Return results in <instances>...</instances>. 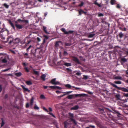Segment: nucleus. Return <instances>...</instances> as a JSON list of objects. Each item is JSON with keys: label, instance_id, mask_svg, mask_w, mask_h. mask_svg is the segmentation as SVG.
Listing matches in <instances>:
<instances>
[{"label": "nucleus", "instance_id": "obj_59", "mask_svg": "<svg viewBox=\"0 0 128 128\" xmlns=\"http://www.w3.org/2000/svg\"><path fill=\"white\" fill-rule=\"evenodd\" d=\"M43 110H44L45 111H46V112H48V111L44 107L43 108Z\"/></svg>", "mask_w": 128, "mask_h": 128}, {"label": "nucleus", "instance_id": "obj_10", "mask_svg": "<svg viewBox=\"0 0 128 128\" xmlns=\"http://www.w3.org/2000/svg\"><path fill=\"white\" fill-rule=\"evenodd\" d=\"M8 21L9 23L10 24L11 27L14 30H15V27L14 24L13 23L12 21L10 20H9Z\"/></svg>", "mask_w": 128, "mask_h": 128}, {"label": "nucleus", "instance_id": "obj_44", "mask_svg": "<svg viewBox=\"0 0 128 128\" xmlns=\"http://www.w3.org/2000/svg\"><path fill=\"white\" fill-rule=\"evenodd\" d=\"M32 47V45H30L28 48L26 50V51L27 52H28L29 51V50Z\"/></svg>", "mask_w": 128, "mask_h": 128}, {"label": "nucleus", "instance_id": "obj_36", "mask_svg": "<svg viewBox=\"0 0 128 128\" xmlns=\"http://www.w3.org/2000/svg\"><path fill=\"white\" fill-rule=\"evenodd\" d=\"M34 109L36 110H38L39 109V108L38 106H37L36 104H35L34 107Z\"/></svg>", "mask_w": 128, "mask_h": 128}, {"label": "nucleus", "instance_id": "obj_18", "mask_svg": "<svg viewBox=\"0 0 128 128\" xmlns=\"http://www.w3.org/2000/svg\"><path fill=\"white\" fill-rule=\"evenodd\" d=\"M21 86L23 88L24 90L26 91H27L28 92H30V90H29L28 88H26L23 85H22Z\"/></svg>", "mask_w": 128, "mask_h": 128}, {"label": "nucleus", "instance_id": "obj_21", "mask_svg": "<svg viewBox=\"0 0 128 128\" xmlns=\"http://www.w3.org/2000/svg\"><path fill=\"white\" fill-rule=\"evenodd\" d=\"M72 91H69L68 92H64V93H65L64 94L62 95V97L64 96L66 94H68L69 93H71Z\"/></svg>", "mask_w": 128, "mask_h": 128}, {"label": "nucleus", "instance_id": "obj_51", "mask_svg": "<svg viewBox=\"0 0 128 128\" xmlns=\"http://www.w3.org/2000/svg\"><path fill=\"white\" fill-rule=\"evenodd\" d=\"M116 7L118 8H121L120 5L118 4H117V6H116Z\"/></svg>", "mask_w": 128, "mask_h": 128}, {"label": "nucleus", "instance_id": "obj_16", "mask_svg": "<svg viewBox=\"0 0 128 128\" xmlns=\"http://www.w3.org/2000/svg\"><path fill=\"white\" fill-rule=\"evenodd\" d=\"M59 43H62L61 41H58L56 42L55 46L56 47H58L59 46Z\"/></svg>", "mask_w": 128, "mask_h": 128}, {"label": "nucleus", "instance_id": "obj_35", "mask_svg": "<svg viewBox=\"0 0 128 128\" xmlns=\"http://www.w3.org/2000/svg\"><path fill=\"white\" fill-rule=\"evenodd\" d=\"M33 73L36 75H38L39 74L38 72V71H36L34 70H33Z\"/></svg>", "mask_w": 128, "mask_h": 128}, {"label": "nucleus", "instance_id": "obj_43", "mask_svg": "<svg viewBox=\"0 0 128 128\" xmlns=\"http://www.w3.org/2000/svg\"><path fill=\"white\" fill-rule=\"evenodd\" d=\"M84 4V2H81L80 4H79L78 5V6H79V7H81L83 6Z\"/></svg>", "mask_w": 128, "mask_h": 128}, {"label": "nucleus", "instance_id": "obj_47", "mask_svg": "<svg viewBox=\"0 0 128 128\" xmlns=\"http://www.w3.org/2000/svg\"><path fill=\"white\" fill-rule=\"evenodd\" d=\"M95 35V34H90L89 35V36L90 38H92Z\"/></svg>", "mask_w": 128, "mask_h": 128}, {"label": "nucleus", "instance_id": "obj_11", "mask_svg": "<svg viewBox=\"0 0 128 128\" xmlns=\"http://www.w3.org/2000/svg\"><path fill=\"white\" fill-rule=\"evenodd\" d=\"M98 110L100 112V113L102 114H104V109L103 108H98Z\"/></svg>", "mask_w": 128, "mask_h": 128}, {"label": "nucleus", "instance_id": "obj_12", "mask_svg": "<svg viewBox=\"0 0 128 128\" xmlns=\"http://www.w3.org/2000/svg\"><path fill=\"white\" fill-rule=\"evenodd\" d=\"M43 30L44 32L46 34H49L50 33L49 32H48L46 30V27L45 26H43Z\"/></svg>", "mask_w": 128, "mask_h": 128}, {"label": "nucleus", "instance_id": "obj_48", "mask_svg": "<svg viewBox=\"0 0 128 128\" xmlns=\"http://www.w3.org/2000/svg\"><path fill=\"white\" fill-rule=\"evenodd\" d=\"M56 92L57 94H59L61 93H64V92L60 91L59 90H57L56 91Z\"/></svg>", "mask_w": 128, "mask_h": 128}, {"label": "nucleus", "instance_id": "obj_19", "mask_svg": "<svg viewBox=\"0 0 128 128\" xmlns=\"http://www.w3.org/2000/svg\"><path fill=\"white\" fill-rule=\"evenodd\" d=\"M74 97V94H72L68 95L67 98L69 99H71Z\"/></svg>", "mask_w": 128, "mask_h": 128}, {"label": "nucleus", "instance_id": "obj_38", "mask_svg": "<svg viewBox=\"0 0 128 128\" xmlns=\"http://www.w3.org/2000/svg\"><path fill=\"white\" fill-rule=\"evenodd\" d=\"M70 119L75 124H76V121L73 118H70Z\"/></svg>", "mask_w": 128, "mask_h": 128}, {"label": "nucleus", "instance_id": "obj_41", "mask_svg": "<svg viewBox=\"0 0 128 128\" xmlns=\"http://www.w3.org/2000/svg\"><path fill=\"white\" fill-rule=\"evenodd\" d=\"M64 44L65 46H70L71 45L70 43L67 42H66Z\"/></svg>", "mask_w": 128, "mask_h": 128}, {"label": "nucleus", "instance_id": "obj_20", "mask_svg": "<svg viewBox=\"0 0 128 128\" xmlns=\"http://www.w3.org/2000/svg\"><path fill=\"white\" fill-rule=\"evenodd\" d=\"M14 41V43L16 44H18L20 42V40L19 38H16L15 39Z\"/></svg>", "mask_w": 128, "mask_h": 128}, {"label": "nucleus", "instance_id": "obj_60", "mask_svg": "<svg viewBox=\"0 0 128 128\" xmlns=\"http://www.w3.org/2000/svg\"><path fill=\"white\" fill-rule=\"evenodd\" d=\"M17 21L18 22H22V20L20 19H19L17 20Z\"/></svg>", "mask_w": 128, "mask_h": 128}, {"label": "nucleus", "instance_id": "obj_53", "mask_svg": "<svg viewBox=\"0 0 128 128\" xmlns=\"http://www.w3.org/2000/svg\"><path fill=\"white\" fill-rule=\"evenodd\" d=\"M104 16V14L102 13H99L98 14V16L99 17H100L102 16Z\"/></svg>", "mask_w": 128, "mask_h": 128}, {"label": "nucleus", "instance_id": "obj_45", "mask_svg": "<svg viewBox=\"0 0 128 128\" xmlns=\"http://www.w3.org/2000/svg\"><path fill=\"white\" fill-rule=\"evenodd\" d=\"M40 98L42 99H43L45 98V97L44 95L42 94L40 96Z\"/></svg>", "mask_w": 128, "mask_h": 128}, {"label": "nucleus", "instance_id": "obj_23", "mask_svg": "<svg viewBox=\"0 0 128 128\" xmlns=\"http://www.w3.org/2000/svg\"><path fill=\"white\" fill-rule=\"evenodd\" d=\"M94 4H95V5L98 6L99 7H100L101 6L100 4H98V3L96 2V0L94 1Z\"/></svg>", "mask_w": 128, "mask_h": 128}, {"label": "nucleus", "instance_id": "obj_39", "mask_svg": "<svg viewBox=\"0 0 128 128\" xmlns=\"http://www.w3.org/2000/svg\"><path fill=\"white\" fill-rule=\"evenodd\" d=\"M22 22H24L26 24L28 23V20H23Z\"/></svg>", "mask_w": 128, "mask_h": 128}, {"label": "nucleus", "instance_id": "obj_55", "mask_svg": "<svg viewBox=\"0 0 128 128\" xmlns=\"http://www.w3.org/2000/svg\"><path fill=\"white\" fill-rule=\"evenodd\" d=\"M29 104L28 103H27L26 106V108H28L29 107Z\"/></svg>", "mask_w": 128, "mask_h": 128}, {"label": "nucleus", "instance_id": "obj_50", "mask_svg": "<svg viewBox=\"0 0 128 128\" xmlns=\"http://www.w3.org/2000/svg\"><path fill=\"white\" fill-rule=\"evenodd\" d=\"M48 114L52 116L54 118H55L56 117L53 114L52 112H49Z\"/></svg>", "mask_w": 128, "mask_h": 128}, {"label": "nucleus", "instance_id": "obj_8", "mask_svg": "<svg viewBox=\"0 0 128 128\" xmlns=\"http://www.w3.org/2000/svg\"><path fill=\"white\" fill-rule=\"evenodd\" d=\"M8 56H4V59L2 60V63H5L7 62V59L8 58Z\"/></svg>", "mask_w": 128, "mask_h": 128}, {"label": "nucleus", "instance_id": "obj_57", "mask_svg": "<svg viewBox=\"0 0 128 128\" xmlns=\"http://www.w3.org/2000/svg\"><path fill=\"white\" fill-rule=\"evenodd\" d=\"M89 126L90 127L92 128H95V126L93 125H89Z\"/></svg>", "mask_w": 128, "mask_h": 128}, {"label": "nucleus", "instance_id": "obj_17", "mask_svg": "<svg viewBox=\"0 0 128 128\" xmlns=\"http://www.w3.org/2000/svg\"><path fill=\"white\" fill-rule=\"evenodd\" d=\"M36 49H35V50H32L30 51V54H33L34 56H35V53L36 51Z\"/></svg>", "mask_w": 128, "mask_h": 128}, {"label": "nucleus", "instance_id": "obj_58", "mask_svg": "<svg viewBox=\"0 0 128 128\" xmlns=\"http://www.w3.org/2000/svg\"><path fill=\"white\" fill-rule=\"evenodd\" d=\"M76 74L78 76H80L81 75V73L80 72H78Z\"/></svg>", "mask_w": 128, "mask_h": 128}, {"label": "nucleus", "instance_id": "obj_46", "mask_svg": "<svg viewBox=\"0 0 128 128\" xmlns=\"http://www.w3.org/2000/svg\"><path fill=\"white\" fill-rule=\"evenodd\" d=\"M64 55V56H66L68 55V53L65 51H64L63 53Z\"/></svg>", "mask_w": 128, "mask_h": 128}, {"label": "nucleus", "instance_id": "obj_63", "mask_svg": "<svg viewBox=\"0 0 128 128\" xmlns=\"http://www.w3.org/2000/svg\"><path fill=\"white\" fill-rule=\"evenodd\" d=\"M126 28H122V30L126 31Z\"/></svg>", "mask_w": 128, "mask_h": 128}, {"label": "nucleus", "instance_id": "obj_61", "mask_svg": "<svg viewBox=\"0 0 128 128\" xmlns=\"http://www.w3.org/2000/svg\"><path fill=\"white\" fill-rule=\"evenodd\" d=\"M8 98V94H6L4 97V98L5 99H6L7 98Z\"/></svg>", "mask_w": 128, "mask_h": 128}, {"label": "nucleus", "instance_id": "obj_22", "mask_svg": "<svg viewBox=\"0 0 128 128\" xmlns=\"http://www.w3.org/2000/svg\"><path fill=\"white\" fill-rule=\"evenodd\" d=\"M15 75L18 77H19L21 76L22 74L20 72L16 73L15 74Z\"/></svg>", "mask_w": 128, "mask_h": 128}, {"label": "nucleus", "instance_id": "obj_9", "mask_svg": "<svg viewBox=\"0 0 128 128\" xmlns=\"http://www.w3.org/2000/svg\"><path fill=\"white\" fill-rule=\"evenodd\" d=\"M49 88H51L52 89H54L57 88L58 89L61 90L62 89V88L60 86H49Z\"/></svg>", "mask_w": 128, "mask_h": 128}, {"label": "nucleus", "instance_id": "obj_54", "mask_svg": "<svg viewBox=\"0 0 128 128\" xmlns=\"http://www.w3.org/2000/svg\"><path fill=\"white\" fill-rule=\"evenodd\" d=\"M34 98H32L30 101V103H33Z\"/></svg>", "mask_w": 128, "mask_h": 128}, {"label": "nucleus", "instance_id": "obj_24", "mask_svg": "<svg viewBox=\"0 0 128 128\" xmlns=\"http://www.w3.org/2000/svg\"><path fill=\"white\" fill-rule=\"evenodd\" d=\"M1 119L2 120V122L1 125V126L2 127L4 126V120L3 118H2Z\"/></svg>", "mask_w": 128, "mask_h": 128}, {"label": "nucleus", "instance_id": "obj_52", "mask_svg": "<svg viewBox=\"0 0 128 128\" xmlns=\"http://www.w3.org/2000/svg\"><path fill=\"white\" fill-rule=\"evenodd\" d=\"M24 69L25 70L26 72H29V70L26 67H25L24 68Z\"/></svg>", "mask_w": 128, "mask_h": 128}, {"label": "nucleus", "instance_id": "obj_62", "mask_svg": "<svg viewBox=\"0 0 128 128\" xmlns=\"http://www.w3.org/2000/svg\"><path fill=\"white\" fill-rule=\"evenodd\" d=\"M31 40H27L28 42L26 43L27 44H29L30 43V42H31Z\"/></svg>", "mask_w": 128, "mask_h": 128}, {"label": "nucleus", "instance_id": "obj_2", "mask_svg": "<svg viewBox=\"0 0 128 128\" xmlns=\"http://www.w3.org/2000/svg\"><path fill=\"white\" fill-rule=\"evenodd\" d=\"M61 30L64 32V34H73L74 31L73 30H69L68 31H66L65 28H62L60 29Z\"/></svg>", "mask_w": 128, "mask_h": 128}, {"label": "nucleus", "instance_id": "obj_26", "mask_svg": "<svg viewBox=\"0 0 128 128\" xmlns=\"http://www.w3.org/2000/svg\"><path fill=\"white\" fill-rule=\"evenodd\" d=\"M114 78L116 80H122V78L120 76H117L115 77Z\"/></svg>", "mask_w": 128, "mask_h": 128}, {"label": "nucleus", "instance_id": "obj_3", "mask_svg": "<svg viewBox=\"0 0 128 128\" xmlns=\"http://www.w3.org/2000/svg\"><path fill=\"white\" fill-rule=\"evenodd\" d=\"M13 38L11 36H9L7 38V40L5 41V42L6 43L8 42L10 44H11V43L13 42Z\"/></svg>", "mask_w": 128, "mask_h": 128}, {"label": "nucleus", "instance_id": "obj_14", "mask_svg": "<svg viewBox=\"0 0 128 128\" xmlns=\"http://www.w3.org/2000/svg\"><path fill=\"white\" fill-rule=\"evenodd\" d=\"M85 95V94H75L74 95V96H75L76 97H77L78 96L82 97L84 96Z\"/></svg>", "mask_w": 128, "mask_h": 128}, {"label": "nucleus", "instance_id": "obj_30", "mask_svg": "<svg viewBox=\"0 0 128 128\" xmlns=\"http://www.w3.org/2000/svg\"><path fill=\"white\" fill-rule=\"evenodd\" d=\"M65 86L66 87L68 88H71L72 86H71L68 84H67L65 85Z\"/></svg>", "mask_w": 128, "mask_h": 128}, {"label": "nucleus", "instance_id": "obj_34", "mask_svg": "<svg viewBox=\"0 0 128 128\" xmlns=\"http://www.w3.org/2000/svg\"><path fill=\"white\" fill-rule=\"evenodd\" d=\"M115 96L116 98L118 100H120V94H118L116 95Z\"/></svg>", "mask_w": 128, "mask_h": 128}, {"label": "nucleus", "instance_id": "obj_32", "mask_svg": "<svg viewBox=\"0 0 128 128\" xmlns=\"http://www.w3.org/2000/svg\"><path fill=\"white\" fill-rule=\"evenodd\" d=\"M123 36V34L122 33V32H120L119 34V36L120 38H122Z\"/></svg>", "mask_w": 128, "mask_h": 128}, {"label": "nucleus", "instance_id": "obj_15", "mask_svg": "<svg viewBox=\"0 0 128 128\" xmlns=\"http://www.w3.org/2000/svg\"><path fill=\"white\" fill-rule=\"evenodd\" d=\"M46 76L45 74H42L40 78L43 81H45L46 80L45 78Z\"/></svg>", "mask_w": 128, "mask_h": 128}, {"label": "nucleus", "instance_id": "obj_56", "mask_svg": "<svg viewBox=\"0 0 128 128\" xmlns=\"http://www.w3.org/2000/svg\"><path fill=\"white\" fill-rule=\"evenodd\" d=\"M10 68H7V69H6L4 70H3L2 71V72H5L6 71H7L8 70H10Z\"/></svg>", "mask_w": 128, "mask_h": 128}, {"label": "nucleus", "instance_id": "obj_33", "mask_svg": "<svg viewBox=\"0 0 128 128\" xmlns=\"http://www.w3.org/2000/svg\"><path fill=\"white\" fill-rule=\"evenodd\" d=\"M82 11L83 10L82 9H80L78 10L79 15H81L82 14H83V12L81 11Z\"/></svg>", "mask_w": 128, "mask_h": 128}, {"label": "nucleus", "instance_id": "obj_1", "mask_svg": "<svg viewBox=\"0 0 128 128\" xmlns=\"http://www.w3.org/2000/svg\"><path fill=\"white\" fill-rule=\"evenodd\" d=\"M112 85L113 87L117 88L118 90H121L124 92H128V90L126 88L124 87H118L116 85L114 84H112Z\"/></svg>", "mask_w": 128, "mask_h": 128}, {"label": "nucleus", "instance_id": "obj_5", "mask_svg": "<svg viewBox=\"0 0 128 128\" xmlns=\"http://www.w3.org/2000/svg\"><path fill=\"white\" fill-rule=\"evenodd\" d=\"M94 121L96 124L98 126H101L100 120L96 118H94Z\"/></svg>", "mask_w": 128, "mask_h": 128}, {"label": "nucleus", "instance_id": "obj_25", "mask_svg": "<svg viewBox=\"0 0 128 128\" xmlns=\"http://www.w3.org/2000/svg\"><path fill=\"white\" fill-rule=\"evenodd\" d=\"M116 1L115 0H111L110 3L112 5H114L116 3Z\"/></svg>", "mask_w": 128, "mask_h": 128}, {"label": "nucleus", "instance_id": "obj_40", "mask_svg": "<svg viewBox=\"0 0 128 128\" xmlns=\"http://www.w3.org/2000/svg\"><path fill=\"white\" fill-rule=\"evenodd\" d=\"M69 116L71 118H72L74 117V114H72L70 113H69Z\"/></svg>", "mask_w": 128, "mask_h": 128}, {"label": "nucleus", "instance_id": "obj_4", "mask_svg": "<svg viewBox=\"0 0 128 128\" xmlns=\"http://www.w3.org/2000/svg\"><path fill=\"white\" fill-rule=\"evenodd\" d=\"M56 78H54L52 79L50 82V83L52 84L55 85L59 84H60L59 82L58 81L56 82Z\"/></svg>", "mask_w": 128, "mask_h": 128}, {"label": "nucleus", "instance_id": "obj_7", "mask_svg": "<svg viewBox=\"0 0 128 128\" xmlns=\"http://www.w3.org/2000/svg\"><path fill=\"white\" fill-rule=\"evenodd\" d=\"M15 25L17 29H22L23 27L22 25L18 24H15Z\"/></svg>", "mask_w": 128, "mask_h": 128}, {"label": "nucleus", "instance_id": "obj_13", "mask_svg": "<svg viewBox=\"0 0 128 128\" xmlns=\"http://www.w3.org/2000/svg\"><path fill=\"white\" fill-rule=\"evenodd\" d=\"M79 108V106L78 105H76L74 106L71 108V110H76L78 109Z\"/></svg>", "mask_w": 128, "mask_h": 128}, {"label": "nucleus", "instance_id": "obj_64", "mask_svg": "<svg viewBox=\"0 0 128 128\" xmlns=\"http://www.w3.org/2000/svg\"><path fill=\"white\" fill-rule=\"evenodd\" d=\"M48 110H49V111H50V112H52V110L51 108H50V107L49 108Z\"/></svg>", "mask_w": 128, "mask_h": 128}, {"label": "nucleus", "instance_id": "obj_31", "mask_svg": "<svg viewBox=\"0 0 128 128\" xmlns=\"http://www.w3.org/2000/svg\"><path fill=\"white\" fill-rule=\"evenodd\" d=\"M114 83L116 84H120L122 83V82L120 81H116L114 82Z\"/></svg>", "mask_w": 128, "mask_h": 128}, {"label": "nucleus", "instance_id": "obj_28", "mask_svg": "<svg viewBox=\"0 0 128 128\" xmlns=\"http://www.w3.org/2000/svg\"><path fill=\"white\" fill-rule=\"evenodd\" d=\"M2 5L6 8H9V6L6 3L3 4Z\"/></svg>", "mask_w": 128, "mask_h": 128}, {"label": "nucleus", "instance_id": "obj_49", "mask_svg": "<svg viewBox=\"0 0 128 128\" xmlns=\"http://www.w3.org/2000/svg\"><path fill=\"white\" fill-rule=\"evenodd\" d=\"M24 57L26 58H28V57L27 56H28V54L27 53H26L24 54Z\"/></svg>", "mask_w": 128, "mask_h": 128}, {"label": "nucleus", "instance_id": "obj_37", "mask_svg": "<svg viewBox=\"0 0 128 128\" xmlns=\"http://www.w3.org/2000/svg\"><path fill=\"white\" fill-rule=\"evenodd\" d=\"M83 79L86 80L88 78V76L85 75H83Z\"/></svg>", "mask_w": 128, "mask_h": 128}, {"label": "nucleus", "instance_id": "obj_42", "mask_svg": "<svg viewBox=\"0 0 128 128\" xmlns=\"http://www.w3.org/2000/svg\"><path fill=\"white\" fill-rule=\"evenodd\" d=\"M121 60L124 62H125L126 61V60L125 58H122L121 59Z\"/></svg>", "mask_w": 128, "mask_h": 128}, {"label": "nucleus", "instance_id": "obj_27", "mask_svg": "<svg viewBox=\"0 0 128 128\" xmlns=\"http://www.w3.org/2000/svg\"><path fill=\"white\" fill-rule=\"evenodd\" d=\"M64 65L67 66H71V63L67 62L65 63L64 64Z\"/></svg>", "mask_w": 128, "mask_h": 128}, {"label": "nucleus", "instance_id": "obj_6", "mask_svg": "<svg viewBox=\"0 0 128 128\" xmlns=\"http://www.w3.org/2000/svg\"><path fill=\"white\" fill-rule=\"evenodd\" d=\"M73 60L77 64H81L78 59L76 57L74 56L73 57Z\"/></svg>", "mask_w": 128, "mask_h": 128}, {"label": "nucleus", "instance_id": "obj_29", "mask_svg": "<svg viewBox=\"0 0 128 128\" xmlns=\"http://www.w3.org/2000/svg\"><path fill=\"white\" fill-rule=\"evenodd\" d=\"M26 84L28 85H30L32 84V83L31 81H28L26 82Z\"/></svg>", "mask_w": 128, "mask_h": 128}]
</instances>
